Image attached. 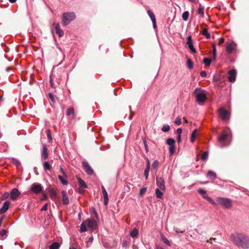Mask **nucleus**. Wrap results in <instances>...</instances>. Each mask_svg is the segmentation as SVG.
I'll list each match as a JSON object with an SVG mask.
<instances>
[{
    "label": "nucleus",
    "mask_w": 249,
    "mask_h": 249,
    "mask_svg": "<svg viewBox=\"0 0 249 249\" xmlns=\"http://www.w3.org/2000/svg\"><path fill=\"white\" fill-rule=\"evenodd\" d=\"M236 44L234 42H227L226 51L228 53H231L235 49Z\"/></svg>",
    "instance_id": "9d476101"
},
{
    "label": "nucleus",
    "mask_w": 249,
    "mask_h": 249,
    "mask_svg": "<svg viewBox=\"0 0 249 249\" xmlns=\"http://www.w3.org/2000/svg\"><path fill=\"white\" fill-rule=\"evenodd\" d=\"M156 184L158 188L160 189L161 190L165 191V182L163 178L162 177H157L156 178Z\"/></svg>",
    "instance_id": "1a4fd4ad"
},
{
    "label": "nucleus",
    "mask_w": 249,
    "mask_h": 249,
    "mask_svg": "<svg viewBox=\"0 0 249 249\" xmlns=\"http://www.w3.org/2000/svg\"><path fill=\"white\" fill-rule=\"evenodd\" d=\"M196 136H197V130L196 129H195L192 134H191V142H194L195 140V139L196 138Z\"/></svg>",
    "instance_id": "bb28decb"
},
{
    "label": "nucleus",
    "mask_w": 249,
    "mask_h": 249,
    "mask_svg": "<svg viewBox=\"0 0 249 249\" xmlns=\"http://www.w3.org/2000/svg\"><path fill=\"white\" fill-rule=\"evenodd\" d=\"M48 156V149L45 145H44L42 148V151L41 153L42 158L44 160L47 159Z\"/></svg>",
    "instance_id": "aec40b11"
},
{
    "label": "nucleus",
    "mask_w": 249,
    "mask_h": 249,
    "mask_svg": "<svg viewBox=\"0 0 249 249\" xmlns=\"http://www.w3.org/2000/svg\"><path fill=\"white\" fill-rule=\"evenodd\" d=\"M218 115L223 121L228 120L230 119V114L224 108H220L218 109Z\"/></svg>",
    "instance_id": "39448f33"
},
{
    "label": "nucleus",
    "mask_w": 249,
    "mask_h": 249,
    "mask_svg": "<svg viewBox=\"0 0 249 249\" xmlns=\"http://www.w3.org/2000/svg\"><path fill=\"white\" fill-rule=\"evenodd\" d=\"M31 190L36 194L41 193L42 191V186L40 184L35 183L31 186Z\"/></svg>",
    "instance_id": "6e6552de"
},
{
    "label": "nucleus",
    "mask_w": 249,
    "mask_h": 249,
    "mask_svg": "<svg viewBox=\"0 0 249 249\" xmlns=\"http://www.w3.org/2000/svg\"><path fill=\"white\" fill-rule=\"evenodd\" d=\"M217 201L222 206L226 209H229L231 207L232 202L231 199L224 197H218Z\"/></svg>",
    "instance_id": "20e7f679"
},
{
    "label": "nucleus",
    "mask_w": 249,
    "mask_h": 249,
    "mask_svg": "<svg viewBox=\"0 0 249 249\" xmlns=\"http://www.w3.org/2000/svg\"><path fill=\"white\" fill-rule=\"evenodd\" d=\"M220 76L219 74H214L213 76V81L217 82L220 80Z\"/></svg>",
    "instance_id": "c03bdc74"
},
{
    "label": "nucleus",
    "mask_w": 249,
    "mask_h": 249,
    "mask_svg": "<svg viewBox=\"0 0 249 249\" xmlns=\"http://www.w3.org/2000/svg\"><path fill=\"white\" fill-rule=\"evenodd\" d=\"M83 166L84 168L85 172L89 175H91L93 174V170L91 168L89 164L87 161H83Z\"/></svg>",
    "instance_id": "9b49d317"
},
{
    "label": "nucleus",
    "mask_w": 249,
    "mask_h": 249,
    "mask_svg": "<svg viewBox=\"0 0 249 249\" xmlns=\"http://www.w3.org/2000/svg\"><path fill=\"white\" fill-rule=\"evenodd\" d=\"M228 81L230 82H233L236 79V71L235 70H231L229 71Z\"/></svg>",
    "instance_id": "4468645a"
},
{
    "label": "nucleus",
    "mask_w": 249,
    "mask_h": 249,
    "mask_svg": "<svg viewBox=\"0 0 249 249\" xmlns=\"http://www.w3.org/2000/svg\"><path fill=\"white\" fill-rule=\"evenodd\" d=\"M139 231L136 228H134L133 230L130 232V235L133 238H137L138 236Z\"/></svg>",
    "instance_id": "412c9836"
},
{
    "label": "nucleus",
    "mask_w": 249,
    "mask_h": 249,
    "mask_svg": "<svg viewBox=\"0 0 249 249\" xmlns=\"http://www.w3.org/2000/svg\"><path fill=\"white\" fill-rule=\"evenodd\" d=\"M202 34L203 36H205L207 38H210L211 37L210 34L208 33L207 29H203Z\"/></svg>",
    "instance_id": "e433bc0d"
},
{
    "label": "nucleus",
    "mask_w": 249,
    "mask_h": 249,
    "mask_svg": "<svg viewBox=\"0 0 249 249\" xmlns=\"http://www.w3.org/2000/svg\"><path fill=\"white\" fill-rule=\"evenodd\" d=\"M225 39L224 38L221 37L219 39L218 42L217 43L218 45H220L224 42Z\"/></svg>",
    "instance_id": "5fc2aeb1"
},
{
    "label": "nucleus",
    "mask_w": 249,
    "mask_h": 249,
    "mask_svg": "<svg viewBox=\"0 0 249 249\" xmlns=\"http://www.w3.org/2000/svg\"><path fill=\"white\" fill-rule=\"evenodd\" d=\"M189 13L188 11H185L183 12L182 15V18L184 21H187L188 19Z\"/></svg>",
    "instance_id": "72a5a7b5"
},
{
    "label": "nucleus",
    "mask_w": 249,
    "mask_h": 249,
    "mask_svg": "<svg viewBox=\"0 0 249 249\" xmlns=\"http://www.w3.org/2000/svg\"><path fill=\"white\" fill-rule=\"evenodd\" d=\"M161 240L163 241V242L166 245H168V246H171V242L165 236H161Z\"/></svg>",
    "instance_id": "7c9ffc66"
},
{
    "label": "nucleus",
    "mask_w": 249,
    "mask_h": 249,
    "mask_svg": "<svg viewBox=\"0 0 249 249\" xmlns=\"http://www.w3.org/2000/svg\"><path fill=\"white\" fill-rule=\"evenodd\" d=\"M87 224L85 223V221L83 222L80 225V232H86L87 230L86 228Z\"/></svg>",
    "instance_id": "cd10ccee"
},
{
    "label": "nucleus",
    "mask_w": 249,
    "mask_h": 249,
    "mask_svg": "<svg viewBox=\"0 0 249 249\" xmlns=\"http://www.w3.org/2000/svg\"><path fill=\"white\" fill-rule=\"evenodd\" d=\"M9 194L8 192H5L3 194L1 199L2 200H3L5 199H7L9 197Z\"/></svg>",
    "instance_id": "49530a36"
},
{
    "label": "nucleus",
    "mask_w": 249,
    "mask_h": 249,
    "mask_svg": "<svg viewBox=\"0 0 249 249\" xmlns=\"http://www.w3.org/2000/svg\"><path fill=\"white\" fill-rule=\"evenodd\" d=\"M205 199H206L207 200H208L210 203H211L212 205L214 206H216V203L210 197L208 196L207 194V193L205 194V195H203L202 196Z\"/></svg>",
    "instance_id": "4be33fe9"
},
{
    "label": "nucleus",
    "mask_w": 249,
    "mask_h": 249,
    "mask_svg": "<svg viewBox=\"0 0 249 249\" xmlns=\"http://www.w3.org/2000/svg\"><path fill=\"white\" fill-rule=\"evenodd\" d=\"M147 14L152 21L156 20V18H155V15L152 11H151L150 10H148Z\"/></svg>",
    "instance_id": "f704fd0d"
},
{
    "label": "nucleus",
    "mask_w": 249,
    "mask_h": 249,
    "mask_svg": "<svg viewBox=\"0 0 249 249\" xmlns=\"http://www.w3.org/2000/svg\"><path fill=\"white\" fill-rule=\"evenodd\" d=\"M166 143L169 146V151L170 155H172L175 152V141L172 138H168L166 140Z\"/></svg>",
    "instance_id": "423d86ee"
},
{
    "label": "nucleus",
    "mask_w": 249,
    "mask_h": 249,
    "mask_svg": "<svg viewBox=\"0 0 249 249\" xmlns=\"http://www.w3.org/2000/svg\"><path fill=\"white\" fill-rule=\"evenodd\" d=\"M48 97H49V98L53 102H55V99H54V97L53 95V93H49L48 94Z\"/></svg>",
    "instance_id": "de8ad7c7"
},
{
    "label": "nucleus",
    "mask_w": 249,
    "mask_h": 249,
    "mask_svg": "<svg viewBox=\"0 0 249 249\" xmlns=\"http://www.w3.org/2000/svg\"><path fill=\"white\" fill-rule=\"evenodd\" d=\"M187 64L189 69H191L193 68V63L190 59L187 60Z\"/></svg>",
    "instance_id": "79ce46f5"
},
{
    "label": "nucleus",
    "mask_w": 249,
    "mask_h": 249,
    "mask_svg": "<svg viewBox=\"0 0 249 249\" xmlns=\"http://www.w3.org/2000/svg\"><path fill=\"white\" fill-rule=\"evenodd\" d=\"M175 124L178 125H180L181 124V120L179 117H177L175 122Z\"/></svg>",
    "instance_id": "09e8293b"
},
{
    "label": "nucleus",
    "mask_w": 249,
    "mask_h": 249,
    "mask_svg": "<svg viewBox=\"0 0 249 249\" xmlns=\"http://www.w3.org/2000/svg\"><path fill=\"white\" fill-rule=\"evenodd\" d=\"M17 0H9V1L11 2V3H15L16 1Z\"/></svg>",
    "instance_id": "69168bd1"
},
{
    "label": "nucleus",
    "mask_w": 249,
    "mask_h": 249,
    "mask_svg": "<svg viewBox=\"0 0 249 249\" xmlns=\"http://www.w3.org/2000/svg\"><path fill=\"white\" fill-rule=\"evenodd\" d=\"M213 60H215L216 58V47L214 44H213Z\"/></svg>",
    "instance_id": "58836bf2"
},
{
    "label": "nucleus",
    "mask_w": 249,
    "mask_h": 249,
    "mask_svg": "<svg viewBox=\"0 0 249 249\" xmlns=\"http://www.w3.org/2000/svg\"><path fill=\"white\" fill-rule=\"evenodd\" d=\"M147 188L146 187H142L141 188L139 192V195L141 196H142L146 192Z\"/></svg>",
    "instance_id": "ea45409f"
},
{
    "label": "nucleus",
    "mask_w": 249,
    "mask_h": 249,
    "mask_svg": "<svg viewBox=\"0 0 249 249\" xmlns=\"http://www.w3.org/2000/svg\"><path fill=\"white\" fill-rule=\"evenodd\" d=\"M43 168L45 171H50L52 169V166L48 161H45L43 163Z\"/></svg>",
    "instance_id": "b1692460"
},
{
    "label": "nucleus",
    "mask_w": 249,
    "mask_h": 249,
    "mask_svg": "<svg viewBox=\"0 0 249 249\" xmlns=\"http://www.w3.org/2000/svg\"><path fill=\"white\" fill-rule=\"evenodd\" d=\"M207 176L211 179H215L216 178V174L212 171H208V172L207 173Z\"/></svg>",
    "instance_id": "c756f323"
},
{
    "label": "nucleus",
    "mask_w": 249,
    "mask_h": 249,
    "mask_svg": "<svg viewBox=\"0 0 249 249\" xmlns=\"http://www.w3.org/2000/svg\"><path fill=\"white\" fill-rule=\"evenodd\" d=\"M170 129V126L168 124H166L163 125V126L161 128L162 131L164 132L169 131Z\"/></svg>",
    "instance_id": "c9c22d12"
},
{
    "label": "nucleus",
    "mask_w": 249,
    "mask_h": 249,
    "mask_svg": "<svg viewBox=\"0 0 249 249\" xmlns=\"http://www.w3.org/2000/svg\"><path fill=\"white\" fill-rule=\"evenodd\" d=\"M48 209V205L47 204H45V205H44L43 206V207H42V208L41 209V211H46Z\"/></svg>",
    "instance_id": "13d9d810"
},
{
    "label": "nucleus",
    "mask_w": 249,
    "mask_h": 249,
    "mask_svg": "<svg viewBox=\"0 0 249 249\" xmlns=\"http://www.w3.org/2000/svg\"><path fill=\"white\" fill-rule=\"evenodd\" d=\"M93 238L92 237H90L89 239V242H92L93 241Z\"/></svg>",
    "instance_id": "e2e57ef3"
},
{
    "label": "nucleus",
    "mask_w": 249,
    "mask_h": 249,
    "mask_svg": "<svg viewBox=\"0 0 249 249\" xmlns=\"http://www.w3.org/2000/svg\"><path fill=\"white\" fill-rule=\"evenodd\" d=\"M50 83L51 86L52 88H53V86H54V83L53 82V78H52V76H50Z\"/></svg>",
    "instance_id": "4d7b16f0"
},
{
    "label": "nucleus",
    "mask_w": 249,
    "mask_h": 249,
    "mask_svg": "<svg viewBox=\"0 0 249 249\" xmlns=\"http://www.w3.org/2000/svg\"><path fill=\"white\" fill-rule=\"evenodd\" d=\"M47 137L50 141L52 140L51 133L50 130H47Z\"/></svg>",
    "instance_id": "603ef678"
},
{
    "label": "nucleus",
    "mask_w": 249,
    "mask_h": 249,
    "mask_svg": "<svg viewBox=\"0 0 249 249\" xmlns=\"http://www.w3.org/2000/svg\"><path fill=\"white\" fill-rule=\"evenodd\" d=\"M174 230L177 233H183L185 231H181L180 229L178 228H174Z\"/></svg>",
    "instance_id": "864d4df0"
},
{
    "label": "nucleus",
    "mask_w": 249,
    "mask_h": 249,
    "mask_svg": "<svg viewBox=\"0 0 249 249\" xmlns=\"http://www.w3.org/2000/svg\"><path fill=\"white\" fill-rule=\"evenodd\" d=\"M211 62H212L211 59H210L208 58H204L203 59V63L207 66H210L211 63Z\"/></svg>",
    "instance_id": "4c0bfd02"
},
{
    "label": "nucleus",
    "mask_w": 249,
    "mask_h": 249,
    "mask_svg": "<svg viewBox=\"0 0 249 249\" xmlns=\"http://www.w3.org/2000/svg\"><path fill=\"white\" fill-rule=\"evenodd\" d=\"M61 170L62 171V172L64 174V171L63 170V169L62 168H61Z\"/></svg>",
    "instance_id": "774afa93"
},
{
    "label": "nucleus",
    "mask_w": 249,
    "mask_h": 249,
    "mask_svg": "<svg viewBox=\"0 0 249 249\" xmlns=\"http://www.w3.org/2000/svg\"><path fill=\"white\" fill-rule=\"evenodd\" d=\"M197 13L201 17H203L204 16V7L201 6V5H200L199 7L198 8Z\"/></svg>",
    "instance_id": "a878e982"
},
{
    "label": "nucleus",
    "mask_w": 249,
    "mask_h": 249,
    "mask_svg": "<svg viewBox=\"0 0 249 249\" xmlns=\"http://www.w3.org/2000/svg\"><path fill=\"white\" fill-rule=\"evenodd\" d=\"M187 44L188 45V48L190 49V50L193 53H196V50L194 47L192 39L191 36H189L187 38Z\"/></svg>",
    "instance_id": "f8f14e48"
},
{
    "label": "nucleus",
    "mask_w": 249,
    "mask_h": 249,
    "mask_svg": "<svg viewBox=\"0 0 249 249\" xmlns=\"http://www.w3.org/2000/svg\"><path fill=\"white\" fill-rule=\"evenodd\" d=\"M160 189L159 188H157L155 190V193L156 197L161 199L163 198V194Z\"/></svg>",
    "instance_id": "393cba45"
},
{
    "label": "nucleus",
    "mask_w": 249,
    "mask_h": 249,
    "mask_svg": "<svg viewBox=\"0 0 249 249\" xmlns=\"http://www.w3.org/2000/svg\"><path fill=\"white\" fill-rule=\"evenodd\" d=\"M197 191L202 196H203V195H205V194L206 193V191L201 188L198 189Z\"/></svg>",
    "instance_id": "8fccbe9b"
},
{
    "label": "nucleus",
    "mask_w": 249,
    "mask_h": 249,
    "mask_svg": "<svg viewBox=\"0 0 249 249\" xmlns=\"http://www.w3.org/2000/svg\"><path fill=\"white\" fill-rule=\"evenodd\" d=\"M60 247V244L57 242L53 243L50 246V249H58Z\"/></svg>",
    "instance_id": "2f4dec72"
},
{
    "label": "nucleus",
    "mask_w": 249,
    "mask_h": 249,
    "mask_svg": "<svg viewBox=\"0 0 249 249\" xmlns=\"http://www.w3.org/2000/svg\"><path fill=\"white\" fill-rule=\"evenodd\" d=\"M20 193L17 188H14L10 193V198L13 200H15L20 195Z\"/></svg>",
    "instance_id": "ddd939ff"
},
{
    "label": "nucleus",
    "mask_w": 249,
    "mask_h": 249,
    "mask_svg": "<svg viewBox=\"0 0 249 249\" xmlns=\"http://www.w3.org/2000/svg\"><path fill=\"white\" fill-rule=\"evenodd\" d=\"M208 156V153L207 152H205L203 153L201 156V159L202 160H204L207 159Z\"/></svg>",
    "instance_id": "a18cd8bd"
},
{
    "label": "nucleus",
    "mask_w": 249,
    "mask_h": 249,
    "mask_svg": "<svg viewBox=\"0 0 249 249\" xmlns=\"http://www.w3.org/2000/svg\"><path fill=\"white\" fill-rule=\"evenodd\" d=\"M227 137V134L223 133L219 137H218V141L221 142H224Z\"/></svg>",
    "instance_id": "c85d7f7f"
},
{
    "label": "nucleus",
    "mask_w": 249,
    "mask_h": 249,
    "mask_svg": "<svg viewBox=\"0 0 249 249\" xmlns=\"http://www.w3.org/2000/svg\"><path fill=\"white\" fill-rule=\"evenodd\" d=\"M10 205V202L9 201L6 200L3 203L1 208L0 209V213H5L9 209Z\"/></svg>",
    "instance_id": "dca6fc26"
},
{
    "label": "nucleus",
    "mask_w": 249,
    "mask_h": 249,
    "mask_svg": "<svg viewBox=\"0 0 249 249\" xmlns=\"http://www.w3.org/2000/svg\"><path fill=\"white\" fill-rule=\"evenodd\" d=\"M53 25L54 26L56 34L59 37L63 36H64V31L60 28L59 24L58 23H53Z\"/></svg>",
    "instance_id": "2eb2a0df"
},
{
    "label": "nucleus",
    "mask_w": 249,
    "mask_h": 249,
    "mask_svg": "<svg viewBox=\"0 0 249 249\" xmlns=\"http://www.w3.org/2000/svg\"><path fill=\"white\" fill-rule=\"evenodd\" d=\"M62 195V201L64 205H68L69 203V199L65 191L61 192Z\"/></svg>",
    "instance_id": "a211bd4d"
},
{
    "label": "nucleus",
    "mask_w": 249,
    "mask_h": 249,
    "mask_svg": "<svg viewBox=\"0 0 249 249\" xmlns=\"http://www.w3.org/2000/svg\"><path fill=\"white\" fill-rule=\"evenodd\" d=\"M200 76L202 77H206L207 74L205 71H203L200 72Z\"/></svg>",
    "instance_id": "6e6d98bb"
},
{
    "label": "nucleus",
    "mask_w": 249,
    "mask_h": 249,
    "mask_svg": "<svg viewBox=\"0 0 249 249\" xmlns=\"http://www.w3.org/2000/svg\"><path fill=\"white\" fill-rule=\"evenodd\" d=\"M75 18L76 16L74 12L64 13L62 17V24L64 26H67Z\"/></svg>",
    "instance_id": "7ed1b4c3"
},
{
    "label": "nucleus",
    "mask_w": 249,
    "mask_h": 249,
    "mask_svg": "<svg viewBox=\"0 0 249 249\" xmlns=\"http://www.w3.org/2000/svg\"><path fill=\"white\" fill-rule=\"evenodd\" d=\"M181 133H182L181 128H179L177 129V133L178 134V135H181Z\"/></svg>",
    "instance_id": "bf43d9fd"
},
{
    "label": "nucleus",
    "mask_w": 249,
    "mask_h": 249,
    "mask_svg": "<svg viewBox=\"0 0 249 249\" xmlns=\"http://www.w3.org/2000/svg\"><path fill=\"white\" fill-rule=\"evenodd\" d=\"M93 213H94L95 216L97 217V213L95 211V210L94 209H93Z\"/></svg>",
    "instance_id": "0e129e2a"
},
{
    "label": "nucleus",
    "mask_w": 249,
    "mask_h": 249,
    "mask_svg": "<svg viewBox=\"0 0 249 249\" xmlns=\"http://www.w3.org/2000/svg\"><path fill=\"white\" fill-rule=\"evenodd\" d=\"M152 23H153V28H156V20H153V21H152Z\"/></svg>",
    "instance_id": "052dcab7"
},
{
    "label": "nucleus",
    "mask_w": 249,
    "mask_h": 249,
    "mask_svg": "<svg viewBox=\"0 0 249 249\" xmlns=\"http://www.w3.org/2000/svg\"><path fill=\"white\" fill-rule=\"evenodd\" d=\"M69 249H76V248H75L74 247H73L72 246H71L70 247Z\"/></svg>",
    "instance_id": "338daca9"
},
{
    "label": "nucleus",
    "mask_w": 249,
    "mask_h": 249,
    "mask_svg": "<svg viewBox=\"0 0 249 249\" xmlns=\"http://www.w3.org/2000/svg\"><path fill=\"white\" fill-rule=\"evenodd\" d=\"M74 113V109L72 108H69L67 109L66 115L69 116Z\"/></svg>",
    "instance_id": "37998d69"
},
{
    "label": "nucleus",
    "mask_w": 249,
    "mask_h": 249,
    "mask_svg": "<svg viewBox=\"0 0 249 249\" xmlns=\"http://www.w3.org/2000/svg\"><path fill=\"white\" fill-rule=\"evenodd\" d=\"M177 141L178 142H181V135H178Z\"/></svg>",
    "instance_id": "680f3d73"
},
{
    "label": "nucleus",
    "mask_w": 249,
    "mask_h": 249,
    "mask_svg": "<svg viewBox=\"0 0 249 249\" xmlns=\"http://www.w3.org/2000/svg\"><path fill=\"white\" fill-rule=\"evenodd\" d=\"M7 231L5 230H2L0 232V235L4 238V236H6Z\"/></svg>",
    "instance_id": "3c124183"
},
{
    "label": "nucleus",
    "mask_w": 249,
    "mask_h": 249,
    "mask_svg": "<svg viewBox=\"0 0 249 249\" xmlns=\"http://www.w3.org/2000/svg\"><path fill=\"white\" fill-rule=\"evenodd\" d=\"M78 183H79V185L80 188H82L83 189L87 188V184H86L85 181L83 179H82L81 178H78Z\"/></svg>",
    "instance_id": "5701e85b"
},
{
    "label": "nucleus",
    "mask_w": 249,
    "mask_h": 249,
    "mask_svg": "<svg viewBox=\"0 0 249 249\" xmlns=\"http://www.w3.org/2000/svg\"><path fill=\"white\" fill-rule=\"evenodd\" d=\"M159 166V161L157 160L154 161L152 164V168L153 169H157Z\"/></svg>",
    "instance_id": "a19ab883"
},
{
    "label": "nucleus",
    "mask_w": 249,
    "mask_h": 249,
    "mask_svg": "<svg viewBox=\"0 0 249 249\" xmlns=\"http://www.w3.org/2000/svg\"><path fill=\"white\" fill-rule=\"evenodd\" d=\"M194 93L196 95V100L199 105H203L207 99L206 94L201 91L200 89L196 88L194 91Z\"/></svg>",
    "instance_id": "f03ea898"
},
{
    "label": "nucleus",
    "mask_w": 249,
    "mask_h": 249,
    "mask_svg": "<svg viewBox=\"0 0 249 249\" xmlns=\"http://www.w3.org/2000/svg\"><path fill=\"white\" fill-rule=\"evenodd\" d=\"M85 223L88 227L91 229L92 231L96 230L97 227V222L94 219H88L85 220Z\"/></svg>",
    "instance_id": "0eeeda50"
},
{
    "label": "nucleus",
    "mask_w": 249,
    "mask_h": 249,
    "mask_svg": "<svg viewBox=\"0 0 249 249\" xmlns=\"http://www.w3.org/2000/svg\"><path fill=\"white\" fill-rule=\"evenodd\" d=\"M58 178L63 185H66L68 184V181L66 179H64L61 176L59 175L58 176Z\"/></svg>",
    "instance_id": "473e14b6"
},
{
    "label": "nucleus",
    "mask_w": 249,
    "mask_h": 249,
    "mask_svg": "<svg viewBox=\"0 0 249 249\" xmlns=\"http://www.w3.org/2000/svg\"><path fill=\"white\" fill-rule=\"evenodd\" d=\"M150 161L148 159H147V165L146 168L144 170V175L146 179H147L149 176V173L150 171Z\"/></svg>",
    "instance_id": "6ab92c4d"
},
{
    "label": "nucleus",
    "mask_w": 249,
    "mask_h": 249,
    "mask_svg": "<svg viewBox=\"0 0 249 249\" xmlns=\"http://www.w3.org/2000/svg\"><path fill=\"white\" fill-rule=\"evenodd\" d=\"M101 188L104 197V204L105 205H107L108 202V195L105 188L103 185L101 186Z\"/></svg>",
    "instance_id": "f3484780"
},
{
    "label": "nucleus",
    "mask_w": 249,
    "mask_h": 249,
    "mask_svg": "<svg viewBox=\"0 0 249 249\" xmlns=\"http://www.w3.org/2000/svg\"><path fill=\"white\" fill-rule=\"evenodd\" d=\"M231 241L236 246L243 249H249V237L245 233L235 232L230 236Z\"/></svg>",
    "instance_id": "f257e3e1"
}]
</instances>
